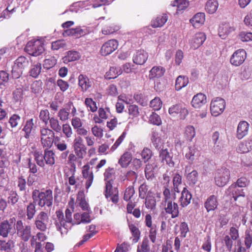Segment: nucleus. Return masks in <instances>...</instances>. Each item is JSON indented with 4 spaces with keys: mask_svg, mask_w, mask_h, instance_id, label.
Listing matches in <instances>:
<instances>
[{
    "mask_svg": "<svg viewBox=\"0 0 252 252\" xmlns=\"http://www.w3.org/2000/svg\"><path fill=\"white\" fill-rule=\"evenodd\" d=\"M135 193L133 186H129L125 190L123 199L126 201L130 200Z\"/></svg>",
    "mask_w": 252,
    "mask_h": 252,
    "instance_id": "49",
    "label": "nucleus"
},
{
    "mask_svg": "<svg viewBox=\"0 0 252 252\" xmlns=\"http://www.w3.org/2000/svg\"><path fill=\"white\" fill-rule=\"evenodd\" d=\"M72 106V102H69L66 104L67 107L60 109L58 113L57 116L60 120L62 122L68 121L70 115V110Z\"/></svg>",
    "mask_w": 252,
    "mask_h": 252,
    "instance_id": "25",
    "label": "nucleus"
},
{
    "mask_svg": "<svg viewBox=\"0 0 252 252\" xmlns=\"http://www.w3.org/2000/svg\"><path fill=\"white\" fill-rule=\"evenodd\" d=\"M230 178V172L229 169L226 168L218 169L215 174V184L218 187H224L229 182Z\"/></svg>",
    "mask_w": 252,
    "mask_h": 252,
    "instance_id": "7",
    "label": "nucleus"
},
{
    "mask_svg": "<svg viewBox=\"0 0 252 252\" xmlns=\"http://www.w3.org/2000/svg\"><path fill=\"white\" fill-rule=\"evenodd\" d=\"M168 17L166 14L158 16L152 21V26L154 28L161 27L167 22Z\"/></svg>",
    "mask_w": 252,
    "mask_h": 252,
    "instance_id": "37",
    "label": "nucleus"
},
{
    "mask_svg": "<svg viewBox=\"0 0 252 252\" xmlns=\"http://www.w3.org/2000/svg\"><path fill=\"white\" fill-rule=\"evenodd\" d=\"M40 137L41 145L43 148L50 149L54 142L55 132L48 127H41Z\"/></svg>",
    "mask_w": 252,
    "mask_h": 252,
    "instance_id": "5",
    "label": "nucleus"
},
{
    "mask_svg": "<svg viewBox=\"0 0 252 252\" xmlns=\"http://www.w3.org/2000/svg\"><path fill=\"white\" fill-rule=\"evenodd\" d=\"M171 4L173 6L177 7L176 12L179 13L189 6V2L187 0H176Z\"/></svg>",
    "mask_w": 252,
    "mask_h": 252,
    "instance_id": "39",
    "label": "nucleus"
},
{
    "mask_svg": "<svg viewBox=\"0 0 252 252\" xmlns=\"http://www.w3.org/2000/svg\"><path fill=\"white\" fill-rule=\"evenodd\" d=\"M70 222H68L67 220H63V222L62 221L61 224H60L59 223V225L58 224H56L55 226L56 227L57 229L59 231L62 235L66 234L68 232V229L69 228V226L68 223Z\"/></svg>",
    "mask_w": 252,
    "mask_h": 252,
    "instance_id": "51",
    "label": "nucleus"
},
{
    "mask_svg": "<svg viewBox=\"0 0 252 252\" xmlns=\"http://www.w3.org/2000/svg\"><path fill=\"white\" fill-rule=\"evenodd\" d=\"M17 235L24 242L28 241L31 237V227L23 225L21 220L17 221Z\"/></svg>",
    "mask_w": 252,
    "mask_h": 252,
    "instance_id": "9",
    "label": "nucleus"
},
{
    "mask_svg": "<svg viewBox=\"0 0 252 252\" xmlns=\"http://www.w3.org/2000/svg\"><path fill=\"white\" fill-rule=\"evenodd\" d=\"M165 72V69L161 66H154L149 71V78L154 80L162 77Z\"/></svg>",
    "mask_w": 252,
    "mask_h": 252,
    "instance_id": "21",
    "label": "nucleus"
},
{
    "mask_svg": "<svg viewBox=\"0 0 252 252\" xmlns=\"http://www.w3.org/2000/svg\"><path fill=\"white\" fill-rule=\"evenodd\" d=\"M49 125L50 129L52 130L53 132L57 133H60L62 131V126L58 119L55 117H51L50 118Z\"/></svg>",
    "mask_w": 252,
    "mask_h": 252,
    "instance_id": "41",
    "label": "nucleus"
},
{
    "mask_svg": "<svg viewBox=\"0 0 252 252\" xmlns=\"http://www.w3.org/2000/svg\"><path fill=\"white\" fill-rule=\"evenodd\" d=\"M62 130L66 138H69L72 136L73 131L71 127L68 124H63L62 126Z\"/></svg>",
    "mask_w": 252,
    "mask_h": 252,
    "instance_id": "58",
    "label": "nucleus"
},
{
    "mask_svg": "<svg viewBox=\"0 0 252 252\" xmlns=\"http://www.w3.org/2000/svg\"><path fill=\"white\" fill-rule=\"evenodd\" d=\"M104 195L107 201L112 202L113 204H116L119 202V190L116 187L112 186V183L108 182L105 183Z\"/></svg>",
    "mask_w": 252,
    "mask_h": 252,
    "instance_id": "6",
    "label": "nucleus"
},
{
    "mask_svg": "<svg viewBox=\"0 0 252 252\" xmlns=\"http://www.w3.org/2000/svg\"><path fill=\"white\" fill-rule=\"evenodd\" d=\"M42 82L41 80H36L31 85V89L34 94L40 93L42 90Z\"/></svg>",
    "mask_w": 252,
    "mask_h": 252,
    "instance_id": "62",
    "label": "nucleus"
},
{
    "mask_svg": "<svg viewBox=\"0 0 252 252\" xmlns=\"http://www.w3.org/2000/svg\"><path fill=\"white\" fill-rule=\"evenodd\" d=\"M39 118L43 123L47 125L51 118L48 110H41L39 114Z\"/></svg>",
    "mask_w": 252,
    "mask_h": 252,
    "instance_id": "61",
    "label": "nucleus"
},
{
    "mask_svg": "<svg viewBox=\"0 0 252 252\" xmlns=\"http://www.w3.org/2000/svg\"><path fill=\"white\" fill-rule=\"evenodd\" d=\"M205 20L204 13H198L190 20V22L194 28H197L200 27L204 24Z\"/></svg>",
    "mask_w": 252,
    "mask_h": 252,
    "instance_id": "32",
    "label": "nucleus"
},
{
    "mask_svg": "<svg viewBox=\"0 0 252 252\" xmlns=\"http://www.w3.org/2000/svg\"><path fill=\"white\" fill-rule=\"evenodd\" d=\"M148 53L143 50H138L133 59V62L137 64H143L147 60Z\"/></svg>",
    "mask_w": 252,
    "mask_h": 252,
    "instance_id": "29",
    "label": "nucleus"
},
{
    "mask_svg": "<svg viewBox=\"0 0 252 252\" xmlns=\"http://www.w3.org/2000/svg\"><path fill=\"white\" fill-rule=\"evenodd\" d=\"M33 120L32 119L27 121L26 125L22 129V130L25 132L24 136L26 138H28L29 136V135L33 128Z\"/></svg>",
    "mask_w": 252,
    "mask_h": 252,
    "instance_id": "59",
    "label": "nucleus"
},
{
    "mask_svg": "<svg viewBox=\"0 0 252 252\" xmlns=\"http://www.w3.org/2000/svg\"><path fill=\"white\" fill-rule=\"evenodd\" d=\"M118 41L116 39L109 40L102 45L100 53L104 56L109 55L118 48Z\"/></svg>",
    "mask_w": 252,
    "mask_h": 252,
    "instance_id": "13",
    "label": "nucleus"
},
{
    "mask_svg": "<svg viewBox=\"0 0 252 252\" xmlns=\"http://www.w3.org/2000/svg\"><path fill=\"white\" fill-rule=\"evenodd\" d=\"M226 106L225 101L221 97L214 98L210 103V111L212 115L217 117L224 111Z\"/></svg>",
    "mask_w": 252,
    "mask_h": 252,
    "instance_id": "8",
    "label": "nucleus"
},
{
    "mask_svg": "<svg viewBox=\"0 0 252 252\" xmlns=\"http://www.w3.org/2000/svg\"><path fill=\"white\" fill-rule=\"evenodd\" d=\"M249 125L246 121L240 122L238 126L237 130V137L241 139L246 136L248 132Z\"/></svg>",
    "mask_w": 252,
    "mask_h": 252,
    "instance_id": "28",
    "label": "nucleus"
},
{
    "mask_svg": "<svg viewBox=\"0 0 252 252\" xmlns=\"http://www.w3.org/2000/svg\"><path fill=\"white\" fill-rule=\"evenodd\" d=\"M78 85L83 92L88 91L92 86V82L85 75L80 74L78 76Z\"/></svg>",
    "mask_w": 252,
    "mask_h": 252,
    "instance_id": "24",
    "label": "nucleus"
},
{
    "mask_svg": "<svg viewBox=\"0 0 252 252\" xmlns=\"http://www.w3.org/2000/svg\"><path fill=\"white\" fill-rule=\"evenodd\" d=\"M218 6L217 0H208L206 3L205 10L207 13L213 14L217 11Z\"/></svg>",
    "mask_w": 252,
    "mask_h": 252,
    "instance_id": "40",
    "label": "nucleus"
},
{
    "mask_svg": "<svg viewBox=\"0 0 252 252\" xmlns=\"http://www.w3.org/2000/svg\"><path fill=\"white\" fill-rule=\"evenodd\" d=\"M90 168V165L88 163L83 165L82 168V174L83 178L86 180L85 188L87 190L92 186L94 179V173Z\"/></svg>",
    "mask_w": 252,
    "mask_h": 252,
    "instance_id": "15",
    "label": "nucleus"
},
{
    "mask_svg": "<svg viewBox=\"0 0 252 252\" xmlns=\"http://www.w3.org/2000/svg\"><path fill=\"white\" fill-rule=\"evenodd\" d=\"M29 63V61L24 56H20L17 59V66L20 70L18 72L19 73L22 74L23 72V69L27 67Z\"/></svg>",
    "mask_w": 252,
    "mask_h": 252,
    "instance_id": "48",
    "label": "nucleus"
},
{
    "mask_svg": "<svg viewBox=\"0 0 252 252\" xmlns=\"http://www.w3.org/2000/svg\"><path fill=\"white\" fill-rule=\"evenodd\" d=\"M149 191V186L145 183H143L139 187V196L141 199H145L147 197Z\"/></svg>",
    "mask_w": 252,
    "mask_h": 252,
    "instance_id": "54",
    "label": "nucleus"
},
{
    "mask_svg": "<svg viewBox=\"0 0 252 252\" xmlns=\"http://www.w3.org/2000/svg\"><path fill=\"white\" fill-rule=\"evenodd\" d=\"M115 175V170L114 168L109 167L105 169L104 173V180L105 183L110 182L113 183V178Z\"/></svg>",
    "mask_w": 252,
    "mask_h": 252,
    "instance_id": "50",
    "label": "nucleus"
},
{
    "mask_svg": "<svg viewBox=\"0 0 252 252\" xmlns=\"http://www.w3.org/2000/svg\"><path fill=\"white\" fill-rule=\"evenodd\" d=\"M195 130L192 126H188L185 127L184 136L188 141H192L195 136Z\"/></svg>",
    "mask_w": 252,
    "mask_h": 252,
    "instance_id": "42",
    "label": "nucleus"
},
{
    "mask_svg": "<svg viewBox=\"0 0 252 252\" xmlns=\"http://www.w3.org/2000/svg\"><path fill=\"white\" fill-rule=\"evenodd\" d=\"M189 83V79L185 76H179L175 82V89L176 91H180L183 88L186 87Z\"/></svg>",
    "mask_w": 252,
    "mask_h": 252,
    "instance_id": "36",
    "label": "nucleus"
},
{
    "mask_svg": "<svg viewBox=\"0 0 252 252\" xmlns=\"http://www.w3.org/2000/svg\"><path fill=\"white\" fill-rule=\"evenodd\" d=\"M128 226L132 235V242L133 243H137L141 237V231L139 228L134 223L128 222Z\"/></svg>",
    "mask_w": 252,
    "mask_h": 252,
    "instance_id": "26",
    "label": "nucleus"
},
{
    "mask_svg": "<svg viewBox=\"0 0 252 252\" xmlns=\"http://www.w3.org/2000/svg\"><path fill=\"white\" fill-rule=\"evenodd\" d=\"M123 70L121 67L112 66L109 70L107 71L104 75L105 78L106 79H112L117 78L118 76L122 74Z\"/></svg>",
    "mask_w": 252,
    "mask_h": 252,
    "instance_id": "31",
    "label": "nucleus"
},
{
    "mask_svg": "<svg viewBox=\"0 0 252 252\" xmlns=\"http://www.w3.org/2000/svg\"><path fill=\"white\" fill-rule=\"evenodd\" d=\"M25 51L32 56H38L45 51L44 42L40 39H32L29 41L25 48Z\"/></svg>",
    "mask_w": 252,
    "mask_h": 252,
    "instance_id": "4",
    "label": "nucleus"
},
{
    "mask_svg": "<svg viewBox=\"0 0 252 252\" xmlns=\"http://www.w3.org/2000/svg\"><path fill=\"white\" fill-rule=\"evenodd\" d=\"M49 217L45 212H40L36 217L34 224L36 228L41 232H45L47 229Z\"/></svg>",
    "mask_w": 252,
    "mask_h": 252,
    "instance_id": "10",
    "label": "nucleus"
},
{
    "mask_svg": "<svg viewBox=\"0 0 252 252\" xmlns=\"http://www.w3.org/2000/svg\"><path fill=\"white\" fill-rule=\"evenodd\" d=\"M32 196L33 200L37 201L38 205L41 207L45 206L50 207L53 204V191L51 189L44 191L35 189L32 191Z\"/></svg>",
    "mask_w": 252,
    "mask_h": 252,
    "instance_id": "2",
    "label": "nucleus"
},
{
    "mask_svg": "<svg viewBox=\"0 0 252 252\" xmlns=\"http://www.w3.org/2000/svg\"><path fill=\"white\" fill-rule=\"evenodd\" d=\"M206 39V35L203 32H198L196 33L192 38L190 45V48L195 50L198 48Z\"/></svg>",
    "mask_w": 252,
    "mask_h": 252,
    "instance_id": "18",
    "label": "nucleus"
},
{
    "mask_svg": "<svg viewBox=\"0 0 252 252\" xmlns=\"http://www.w3.org/2000/svg\"><path fill=\"white\" fill-rule=\"evenodd\" d=\"M128 114L129 118L132 119L138 117L140 115L139 107L136 104H129L127 106Z\"/></svg>",
    "mask_w": 252,
    "mask_h": 252,
    "instance_id": "46",
    "label": "nucleus"
},
{
    "mask_svg": "<svg viewBox=\"0 0 252 252\" xmlns=\"http://www.w3.org/2000/svg\"><path fill=\"white\" fill-rule=\"evenodd\" d=\"M44 154L39 152H35L34 158L38 165L43 167L45 164L52 166L55 163V153L49 149L44 148Z\"/></svg>",
    "mask_w": 252,
    "mask_h": 252,
    "instance_id": "3",
    "label": "nucleus"
},
{
    "mask_svg": "<svg viewBox=\"0 0 252 252\" xmlns=\"http://www.w3.org/2000/svg\"><path fill=\"white\" fill-rule=\"evenodd\" d=\"M207 102V97L203 93L195 94L192 98L191 105L195 108H200Z\"/></svg>",
    "mask_w": 252,
    "mask_h": 252,
    "instance_id": "19",
    "label": "nucleus"
},
{
    "mask_svg": "<svg viewBox=\"0 0 252 252\" xmlns=\"http://www.w3.org/2000/svg\"><path fill=\"white\" fill-rule=\"evenodd\" d=\"M227 193L232 196L234 201H236L239 197H245V193L243 189H238V187L235 184H231L227 189Z\"/></svg>",
    "mask_w": 252,
    "mask_h": 252,
    "instance_id": "17",
    "label": "nucleus"
},
{
    "mask_svg": "<svg viewBox=\"0 0 252 252\" xmlns=\"http://www.w3.org/2000/svg\"><path fill=\"white\" fill-rule=\"evenodd\" d=\"M150 247L149 241L147 237H144L142 241L137 246V252H150Z\"/></svg>",
    "mask_w": 252,
    "mask_h": 252,
    "instance_id": "47",
    "label": "nucleus"
},
{
    "mask_svg": "<svg viewBox=\"0 0 252 252\" xmlns=\"http://www.w3.org/2000/svg\"><path fill=\"white\" fill-rule=\"evenodd\" d=\"M80 58L79 53L75 51H69L66 55L64 57V62H70L75 61Z\"/></svg>",
    "mask_w": 252,
    "mask_h": 252,
    "instance_id": "45",
    "label": "nucleus"
},
{
    "mask_svg": "<svg viewBox=\"0 0 252 252\" xmlns=\"http://www.w3.org/2000/svg\"><path fill=\"white\" fill-rule=\"evenodd\" d=\"M196 149L194 146L188 147L187 151L185 154V157L188 159L192 162L194 159V155L196 152Z\"/></svg>",
    "mask_w": 252,
    "mask_h": 252,
    "instance_id": "63",
    "label": "nucleus"
},
{
    "mask_svg": "<svg viewBox=\"0 0 252 252\" xmlns=\"http://www.w3.org/2000/svg\"><path fill=\"white\" fill-rule=\"evenodd\" d=\"M152 191H149L145 199V206L146 207L150 210L155 209L156 206V200L155 197L151 195Z\"/></svg>",
    "mask_w": 252,
    "mask_h": 252,
    "instance_id": "44",
    "label": "nucleus"
},
{
    "mask_svg": "<svg viewBox=\"0 0 252 252\" xmlns=\"http://www.w3.org/2000/svg\"><path fill=\"white\" fill-rule=\"evenodd\" d=\"M198 172L196 170H193L187 175V178L189 184L194 185L198 180Z\"/></svg>",
    "mask_w": 252,
    "mask_h": 252,
    "instance_id": "64",
    "label": "nucleus"
},
{
    "mask_svg": "<svg viewBox=\"0 0 252 252\" xmlns=\"http://www.w3.org/2000/svg\"><path fill=\"white\" fill-rule=\"evenodd\" d=\"M120 29V27L115 23H111L105 26L102 29V33L109 35L114 33Z\"/></svg>",
    "mask_w": 252,
    "mask_h": 252,
    "instance_id": "34",
    "label": "nucleus"
},
{
    "mask_svg": "<svg viewBox=\"0 0 252 252\" xmlns=\"http://www.w3.org/2000/svg\"><path fill=\"white\" fill-rule=\"evenodd\" d=\"M247 57V53L244 49L236 50L231 56L230 62L232 65L238 66L241 65Z\"/></svg>",
    "mask_w": 252,
    "mask_h": 252,
    "instance_id": "14",
    "label": "nucleus"
},
{
    "mask_svg": "<svg viewBox=\"0 0 252 252\" xmlns=\"http://www.w3.org/2000/svg\"><path fill=\"white\" fill-rule=\"evenodd\" d=\"M159 158L161 162L166 163L169 166H173L174 162L172 160V157L170 156L169 153L167 149H162L159 152Z\"/></svg>",
    "mask_w": 252,
    "mask_h": 252,
    "instance_id": "33",
    "label": "nucleus"
},
{
    "mask_svg": "<svg viewBox=\"0 0 252 252\" xmlns=\"http://www.w3.org/2000/svg\"><path fill=\"white\" fill-rule=\"evenodd\" d=\"M37 240L36 235L32 236L31 239V246L34 248V252H42V244L41 242L37 241Z\"/></svg>",
    "mask_w": 252,
    "mask_h": 252,
    "instance_id": "53",
    "label": "nucleus"
},
{
    "mask_svg": "<svg viewBox=\"0 0 252 252\" xmlns=\"http://www.w3.org/2000/svg\"><path fill=\"white\" fill-rule=\"evenodd\" d=\"M169 114L173 117H177L181 120H184L188 114V111L180 104L172 105L169 108Z\"/></svg>",
    "mask_w": 252,
    "mask_h": 252,
    "instance_id": "12",
    "label": "nucleus"
},
{
    "mask_svg": "<svg viewBox=\"0 0 252 252\" xmlns=\"http://www.w3.org/2000/svg\"><path fill=\"white\" fill-rule=\"evenodd\" d=\"M126 134L127 132L126 131L123 132L121 136L117 139L115 143L111 147V152H114L118 148L126 138Z\"/></svg>",
    "mask_w": 252,
    "mask_h": 252,
    "instance_id": "56",
    "label": "nucleus"
},
{
    "mask_svg": "<svg viewBox=\"0 0 252 252\" xmlns=\"http://www.w3.org/2000/svg\"><path fill=\"white\" fill-rule=\"evenodd\" d=\"M163 198L161 205L163 207L165 213L171 215L172 219L177 218L179 216V206L177 203L174 201L175 197L172 198L170 189L165 188L163 191Z\"/></svg>",
    "mask_w": 252,
    "mask_h": 252,
    "instance_id": "1",
    "label": "nucleus"
},
{
    "mask_svg": "<svg viewBox=\"0 0 252 252\" xmlns=\"http://www.w3.org/2000/svg\"><path fill=\"white\" fill-rule=\"evenodd\" d=\"M98 116L95 115L94 117V120L95 123H102L104 120H106L108 118V115L106 113V111L102 107L98 109Z\"/></svg>",
    "mask_w": 252,
    "mask_h": 252,
    "instance_id": "43",
    "label": "nucleus"
},
{
    "mask_svg": "<svg viewBox=\"0 0 252 252\" xmlns=\"http://www.w3.org/2000/svg\"><path fill=\"white\" fill-rule=\"evenodd\" d=\"M252 149V140H248L241 143L237 148V151L238 153L243 154L248 153Z\"/></svg>",
    "mask_w": 252,
    "mask_h": 252,
    "instance_id": "35",
    "label": "nucleus"
},
{
    "mask_svg": "<svg viewBox=\"0 0 252 252\" xmlns=\"http://www.w3.org/2000/svg\"><path fill=\"white\" fill-rule=\"evenodd\" d=\"M76 203L83 211H90V208L86 199L84 191H79L77 195Z\"/></svg>",
    "mask_w": 252,
    "mask_h": 252,
    "instance_id": "22",
    "label": "nucleus"
},
{
    "mask_svg": "<svg viewBox=\"0 0 252 252\" xmlns=\"http://www.w3.org/2000/svg\"><path fill=\"white\" fill-rule=\"evenodd\" d=\"M192 195L186 188H184L181 192V195L179 199L180 206L183 207H187L190 204Z\"/></svg>",
    "mask_w": 252,
    "mask_h": 252,
    "instance_id": "20",
    "label": "nucleus"
},
{
    "mask_svg": "<svg viewBox=\"0 0 252 252\" xmlns=\"http://www.w3.org/2000/svg\"><path fill=\"white\" fill-rule=\"evenodd\" d=\"M162 102L160 98L156 97L150 102V107L154 110H159L162 107Z\"/></svg>",
    "mask_w": 252,
    "mask_h": 252,
    "instance_id": "60",
    "label": "nucleus"
},
{
    "mask_svg": "<svg viewBox=\"0 0 252 252\" xmlns=\"http://www.w3.org/2000/svg\"><path fill=\"white\" fill-rule=\"evenodd\" d=\"M132 159V154L130 152H126L121 156L118 163L122 168H126L130 164Z\"/></svg>",
    "mask_w": 252,
    "mask_h": 252,
    "instance_id": "30",
    "label": "nucleus"
},
{
    "mask_svg": "<svg viewBox=\"0 0 252 252\" xmlns=\"http://www.w3.org/2000/svg\"><path fill=\"white\" fill-rule=\"evenodd\" d=\"M54 145L60 152L66 151L68 149L67 144L64 140H61L60 137L56 136L54 140Z\"/></svg>",
    "mask_w": 252,
    "mask_h": 252,
    "instance_id": "38",
    "label": "nucleus"
},
{
    "mask_svg": "<svg viewBox=\"0 0 252 252\" xmlns=\"http://www.w3.org/2000/svg\"><path fill=\"white\" fill-rule=\"evenodd\" d=\"M235 29L230 26L229 24L225 23L220 26L219 29V36L222 39H225L231 32H234Z\"/></svg>",
    "mask_w": 252,
    "mask_h": 252,
    "instance_id": "27",
    "label": "nucleus"
},
{
    "mask_svg": "<svg viewBox=\"0 0 252 252\" xmlns=\"http://www.w3.org/2000/svg\"><path fill=\"white\" fill-rule=\"evenodd\" d=\"M217 197L215 195L210 196L204 203V207L208 212L216 210L218 206Z\"/></svg>",
    "mask_w": 252,
    "mask_h": 252,
    "instance_id": "23",
    "label": "nucleus"
},
{
    "mask_svg": "<svg viewBox=\"0 0 252 252\" xmlns=\"http://www.w3.org/2000/svg\"><path fill=\"white\" fill-rule=\"evenodd\" d=\"M41 71V64L37 63L32 66L29 71V74L33 78H37Z\"/></svg>",
    "mask_w": 252,
    "mask_h": 252,
    "instance_id": "52",
    "label": "nucleus"
},
{
    "mask_svg": "<svg viewBox=\"0 0 252 252\" xmlns=\"http://www.w3.org/2000/svg\"><path fill=\"white\" fill-rule=\"evenodd\" d=\"M172 181L175 191L179 192V186L182 183V176L179 173L174 174Z\"/></svg>",
    "mask_w": 252,
    "mask_h": 252,
    "instance_id": "57",
    "label": "nucleus"
},
{
    "mask_svg": "<svg viewBox=\"0 0 252 252\" xmlns=\"http://www.w3.org/2000/svg\"><path fill=\"white\" fill-rule=\"evenodd\" d=\"M13 220H15L14 218L1 223L0 225V235L1 236L6 237L9 233L11 232V230L15 227V223L13 221Z\"/></svg>",
    "mask_w": 252,
    "mask_h": 252,
    "instance_id": "16",
    "label": "nucleus"
},
{
    "mask_svg": "<svg viewBox=\"0 0 252 252\" xmlns=\"http://www.w3.org/2000/svg\"><path fill=\"white\" fill-rule=\"evenodd\" d=\"M90 32L89 29L87 27H77L65 30L63 34L64 36H70L75 38H79L82 36L89 34Z\"/></svg>",
    "mask_w": 252,
    "mask_h": 252,
    "instance_id": "11",
    "label": "nucleus"
},
{
    "mask_svg": "<svg viewBox=\"0 0 252 252\" xmlns=\"http://www.w3.org/2000/svg\"><path fill=\"white\" fill-rule=\"evenodd\" d=\"M85 104L86 107L89 109L92 112H95L97 110V106L96 103L91 98H86L85 100Z\"/></svg>",
    "mask_w": 252,
    "mask_h": 252,
    "instance_id": "55",
    "label": "nucleus"
}]
</instances>
